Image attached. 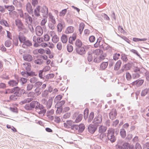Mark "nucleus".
Here are the masks:
<instances>
[{
    "label": "nucleus",
    "instance_id": "23",
    "mask_svg": "<svg viewBox=\"0 0 149 149\" xmlns=\"http://www.w3.org/2000/svg\"><path fill=\"white\" fill-rule=\"evenodd\" d=\"M74 30V27L73 26H68L66 28L65 33L67 34L72 33L73 32Z\"/></svg>",
    "mask_w": 149,
    "mask_h": 149
},
{
    "label": "nucleus",
    "instance_id": "28",
    "mask_svg": "<svg viewBox=\"0 0 149 149\" xmlns=\"http://www.w3.org/2000/svg\"><path fill=\"white\" fill-rule=\"evenodd\" d=\"M61 40L63 43H66L68 40V36L65 34H63L61 37Z\"/></svg>",
    "mask_w": 149,
    "mask_h": 149
},
{
    "label": "nucleus",
    "instance_id": "60",
    "mask_svg": "<svg viewBox=\"0 0 149 149\" xmlns=\"http://www.w3.org/2000/svg\"><path fill=\"white\" fill-rule=\"evenodd\" d=\"M49 36L47 34H46L44 36V40L45 41H48L50 40Z\"/></svg>",
    "mask_w": 149,
    "mask_h": 149
},
{
    "label": "nucleus",
    "instance_id": "44",
    "mask_svg": "<svg viewBox=\"0 0 149 149\" xmlns=\"http://www.w3.org/2000/svg\"><path fill=\"white\" fill-rule=\"evenodd\" d=\"M121 59L125 63L127 62L128 60L127 55L125 54H122L121 55Z\"/></svg>",
    "mask_w": 149,
    "mask_h": 149
},
{
    "label": "nucleus",
    "instance_id": "64",
    "mask_svg": "<svg viewBox=\"0 0 149 149\" xmlns=\"http://www.w3.org/2000/svg\"><path fill=\"white\" fill-rule=\"evenodd\" d=\"M126 78L128 80H130L132 78L131 76L130 73L127 72L126 74Z\"/></svg>",
    "mask_w": 149,
    "mask_h": 149
},
{
    "label": "nucleus",
    "instance_id": "14",
    "mask_svg": "<svg viewBox=\"0 0 149 149\" xmlns=\"http://www.w3.org/2000/svg\"><path fill=\"white\" fill-rule=\"evenodd\" d=\"M57 31L58 32H61L63 29L65 27V24L63 20L61 21L57 25Z\"/></svg>",
    "mask_w": 149,
    "mask_h": 149
},
{
    "label": "nucleus",
    "instance_id": "41",
    "mask_svg": "<svg viewBox=\"0 0 149 149\" xmlns=\"http://www.w3.org/2000/svg\"><path fill=\"white\" fill-rule=\"evenodd\" d=\"M132 40L135 42L144 41H146L147 39L146 38H133Z\"/></svg>",
    "mask_w": 149,
    "mask_h": 149
},
{
    "label": "nucleus",
    "instance_id": "59",
    "mask_svg": "<svg viewBox=\"0 0 149 149\" xmlns=\"http://www.w3.org/2000/svg\"><path fill=\"white\" fill-rule=\"evenodd\" d=\"M95 38L94 36H91L89 38V40L90 42H93L95 40Z\"/></svg>",
    "mask_w": 149,
    "mask_h": 149
},
{
    "label": "nucleus",
    "instance_id": "11",
    "mask_svg": "<svg viewBox=\"0 0 149 149\" xmlns=\"http://www.w3.org/2000/svg\"><path fill=\"white\" fill-rule=\"evenodd\" d=\"M84 46H81L80 47H76L75 48L76 52L78 54L82 55L86 53L85 48L86 46H84Z\"/></svg>",
    "mask_w": 149,
    "mask_h": 149
},
{
    "label": "nucleus",
    "instance_id": "61",
    "mask_svg": "<svg viewBox=\"0 0 149 149\" xmlns=\"http://www.w3.org/2000/svg\"><path fill=\"white\" fill-rule=\"evenodd\" d=\"M118 31L123 33H125L126 31L124 30L122 26L120 25L118 27Z\"/></svg>",
    "mask_w": 149,
    "mask_h": 149
},
{
    "label": "nucleus",
    "instance_id": "42",
    "mask_svg": "<svg viewBox=\"0 0 149 149\" xmlns=\"http://www.w3.org/2000/svg\"><path fill=\"white\" fill-rule=\"evenodd\" d=\"M59 40L58 36L56 35L55 34L52 37V41L54 43H56Z\"/></svg>",
    "mask_w": 149,
    "mask_h": 149
},
{
    "label": "nucleus",
    "instance_id": "10",
    "mask_svg": "<svg viewBox=\"0 0 149 149\" xmlns=\"http://www.w3.org/2000/svg\"><path fill=\"white\" fill-rule=\"evenodd\" d=\"M130 145L128 142H124L122 145L117 144L116 146V149H130Z\"/></svg>",
    "mask_w": 149,
    "mask_h": 149
},
{
    "label": "nucleus",
    "instance_id": "49",
    "mask_svg": "<svg viewBox=\"0 0 149 149\" xmlns=\"http://www.w3.org/2000/svg\"><path fill=\"white\" fill-rule=\"evenodd\" d=\"M10 110L13 113H18V109L15 107H12L10 108Z\"/></svg>",
    "mask_w": 149,
    "mask_h": 149
},
{
    "label": "nucleus",
    "instance_id": "33",
    "mask_svg": "<svg viewBox=\"0 0 149 149\" xmlns=\"http://www.w3.org/2000/svg\"><path fill=\"white\" fill-rule=\"evenodd\" d=\"M107 130V127L102 125L100 126L99 128V132L101 134L105 132Z\"/></svg>",
    "mask_w": 149,
    "mask_h": 149
},
{
    "label": "nucleus",
    "instance_id": "39",
    "mask_svg": "<svg viewBox=\"0 0 149 149\" xmlns=\"http://www.w3.org/2000/svg\"><path fill=\"white\" fill-rule=\"evenodd\" d=\"M83 115L82 114H79L77 117L74 121L75 123H78L80 122L83 118Z\"/></svg>",
    "mask_w": 149,
    "mask_h": 149
},
{
    "label": "nucleus",
    "instance_id": "9",
    "mask_svg": "<svg viewBox=\"0 0 149 149\" xmlns=\"http://www.w3.org/2000/svg\"><path fill=\"white\" fill-rule=\"evenodd\" d=\"M98 125L95 124H90L88 125V129L89 132L91 134H94L97 130Z\"/></svg>",
    "mask_w": 149,
    "mask_h": 149
},
{
    "label": "nucleus",
    "instance_id": "27",
    "mask_svg": "<svg viewBox=\"0 0 149 149\" xmlns=\"http://www.w3.org/2000/svg\"><path fill=\"white\" fill-rule=\"evenodd\" d=\"M120 134L121 137L123 138H125L126 136V133L125 130L124 128H122L120 129Z\"/></svg>",
    "mask_w": 149,
    "mask_h": 149
},
{
    "label": "nucleus",
    "instance_id": "29",
    "mask_svg": "<svg viewBox=\"0 0 149 149\" xmlns=\"http://www.w3.org/2000/svg\"><path fill=\"white\" fill-rule=\"evenodd\" d=\"M54 76V74L53 73L49 74L43 77V79H45V81H47L49 79L53 78Z\"/></svg>",
    "mask_w": 149,
    "mask_h": 149
},
{
    "label": "nucleus",
    "instance_id": "22",
    "mask_svg": "<svg viewBox=\"0 0 149 149\" xmlns=\"http://www.w3.org/2000/svg\"><path fill=\"white\" fill-rule=\"evenodd\" d=\"M13 3L16 7L21 8L22 6V3L20 1L17 0H14L13 1Z\"/></svg>",
    "mask_w": 149,
    "mask_h": 149
},
{
    "label": "nucleus",
    "instance_id": "58",
    "mask_svg": "<svg viewBox=\"0 0 149 149\" xmlns=\"http://www.w3.org/2000/svg\"><path fill=\"white\" fill-rule=\"evenodd\" d=\"M85 26V24L84 23H81L79 25V29H80V30H82V31H83L84 28Z\"/></svg>",
    "mask_w": 149,
    "mask_h": 149
},
{
    "label": "nucleus",
    "instance_id": "6",
    "mask_svg": "<svg viewBox=\"0 0 149 149\" xmlns=\"http://www.w3.org/2000/svg\"><path fill=\"white\" fill-rule=\"evenodd\" d=\"M22 70L20 73L23 77L28 78V62H25L22 65Z\"/></svg>",
    "mask_w": 149,
    "mask_h": 149
},
{
    "label": "nucleus",
    "instance_id": "56",
    "mask_svg": "<svg viewBox=\"0 0 149 149\" xmlns=\"http://www.w3.org/2000/svg\"><path fill=\"white\" fill-rule=\"evenodd\" d=\"M49 92L48 90H46L44 91L42 93V97H46L48 95Z\"/></svg>",
    "mask_w": 149,
    "mask_h": 149
},
{
    "label": "nucleus",
    "instance_id": "62",
    "mask_svg": "<svg viewBox=\"0 0 149 149\" xmlns=\"http://www.w3.org/2000/svg\"><path fill=\"white\" fill-rule=\"evenodd\" d=\"M121 38L124 40L127 43L129 44L130 43L131 41L127 37L125 36H123L121 37Z\"/></svg>",
    "mask_w": 149,
    "mask_h": 149
},
{
    "label": "nucleus",
    "instance_id": "16",
    "mask_svg": "<svg viewBox=\"0 0 149 149\" xmlns=\"http://www.w3.org/2000/svg\"><path fill=\"white\" fill-rule=\"evenodd\" d=\"M36 32L37 36H40L43 33V29L42 27L40 26H37L36 28Z\"/></svg>",
    "mask_w": 149,
    "mask_h": 149
},
{
    "label": "nucleus",
    "instance_id": "24",
    "mask_svg": "<svg viewBox=\"0 0 149 149\" xmlns=\"http://www.w3.org/2000/svg\"><path fill=\"white\" fill-rule=\"evenodd\" d=\"M5 7V10L6 9L9 12L13 11L15 10V7L13 5H4Z\"/></svg>",
    "mask_w": 149,
    "mask_h": 149
},
{
    "label": "nucleus",
    "instance_id": "21",
    "mask_svg": "<svg viewBox=\"0 0 149 149\" xmlns=\"http://www.w3.org/2000/svg\"><path fill=\"white\" fill-rule=\"evenodd\" d=\"M122 64V61L121 60H119L116 63L114 67V70L115 71H117L119 70Z\"/></svg>",
    "mask_w": 149,
    "mask_h": 149
},
{
    "label": "nucleus",
    "instance_id": "26",
    "mask_svg": "<svg viewBox=\"0 0 149 149\" xmlns=\"http://www.w3.org/2000/svg\"><path fill=\"white\" fill-rule=\"evenodd\" d=\"M147 94L149 95V87L143 90L141 93V95L142 97H144Z\"/></svg>",
    "mask_w": 149,
    "mask_h": 149
},
{
    "label": "nucleus",
    "instance_id": "52",
    "mask_svg": "<svg viewBox=\"0 0 149 149\" xmlns=\"http://www.w3.org/2000/svg\"><path fill=\"white\" fill-rule=\"evenodd\" d=\"M140 76V73L133 72L132 74V78L134 79L137 78L139 77Z\"/></svg>",
    "mask_w": 149,
    "mask_h": 149
},
{
    "label": "nucleus",
    "instance_id": "32",
    "mask_svg": "<svg viewBox=\"0 0 149 149\" xmlns=\"http://www.w3.org/2000/svg\"><path fill=\"white\" fill-rule=\"evenodd\" d=\"M49 19L50 21L54 24H56V22L55 18L54 17V16L52 15L51 13H49Z\"/></svg>",
    "mask_w": 149,
    "mask_h": 149
},
{
    "label": "nucleus",
    "instance_id": "63",
    "mask_svg": "<svg viewBox=\"0 0 149 149\" xmlns=\"http://www.w3.org/2000/svg\"><path fill=\"white\" fill-rule=\"evenodd\" d=\"M62 47V43L58 42L57 45V48L59 50H61Z\"/></svg>",
    "mask_w": 149,
    "mask_h": 149
},
{
    "label": "nucleus",
    "instance_id": "36",
    "mask_svg": "<svg viewBox=\"0 0 149 149\" xmlns=\"http://www.w3.org/2000/svg\"><path fill=\"white\" fill-rule=\"evenodd\" d=\"M45 53V50L43 48H40L39 49H36L34 51V53L37 54L39 53L41 54H43Z\"/></svg>",
    "mask_w": 149,
    "mask_h": 149
},
{
    "label": "nucleus",
    "instance_id": "48",
    "mask_svg": "<svg viewBox=\"0 0 149 149\" xmlns=\"http://www.w3.org/2000/svg\"><path fill=\"white\" fill-rule=\"evenodd\" d=\"M30 1L34 7L38 3V0H30Z\"/></svg>",
    "mask_w": 149,
    "mask_h": 149
},
{
    "label": "nucleus",
    "instance_id": "47",
    "mask_svg": "<svg viewBox=\"0 0 149 149\" xmlns=\"http://www.w3.org/2000/svg\"><path fill=\"white\" fill-rule=\"evenodd\" d=\"M67 49L68 51L69 52H71L73 49V46L69 44L67 45Z\"/></svg>",
    "mask_w": 149,
    "mask_h": 149
},
{
    "label": "nucleus",
    "instance_id": "17",
    "mask_svg": "<svg viewBox=\"0 0 149 149\" xmlns=\"http://www.w3.org/2000/svg\"><path fill=\"white\" fill-rule=\"evenodd\" d=\"M38 105V102L36 101L33 100L32 101L30 104H29V111L32 110L34 108L36 107V105Z\"/></svg>",
    "mask_w": 149,
    "mask_h": 149
},
{
    "label": "nucleus",
    "instance_id": "55",
    "mask_svg": "<svg viewBox=\"0 0 149 149\" xmlns=\"http://www.w3.org/2000/svg\"><path fill=\"white\" fill-rule=\"evenodd\" d=\"M12 43L11 41L9 40H7L5 41V45L7 47H10Z\"/></svg>",
    "mask_w": 149,
    "mask_h": 149
},
{
    "label": "nucleus",
    "instance_id": "37",
    "mask_svg": "<svg viewBox=\"0 0 149 149\" xmlns=\"http://www.w3.org/2000/svg\"><path fill=\"white\" fill-rule=\"evenodd\" d=\"M89 114V110L88 108H86L84 112V117L85 120H86L88 118Z\"/></svg>",
    "mask_w": 149,
    "mask_h": 149
},
{
    "label": "nucleus",
    "instance_id": "20",
    "mask_svg": "<svg viewBox=\"0 0 149 149\" xmlns=\"http://www.w3.org/2000/svg\"><path fill=\"white\" fill-rule=\"evenodd\" d=\"M146 70L144 68H140L138 67H135L134 68V72L135 73H138L140 74H142L143 72Z\"/></svg>",
    "mask_w": 149,
    "mask_h": 149
},
{
    "label": "nucleus",
    "instance_id": "8",
    "mask_svg": "<svg viewBox=\"0 0 149 149\" xmlns=\"http://www.w3.org/2000/svg\"><path fill=\"white\" fill-rule=\"evenodd\" d=\"M102 115L99 114L98 116H96L93 120L92 123L96 125H97L98 127L99 126V124L101 123L102 122Z\"/></svg>",
    "mask_w": 149,
    "mask_h": 149
},
{
    "label": "nucleus",
    "instance_id": "54",
    "mask_svg": "<svg viewBox=\"0 0 149 149\" xmlns=\"http://www.w3.org/2000/svg\"><path fill=\"white\" fill-rule=\"evenodd\" d=\"M1 77L4 79L8 80L10 77L8 75H6V73L1 76Z\"/></svg>",
    "mask_w": 149,
    "mask_h": 149
},
{
    "label": "nucleus",
    "instance_id": "38",
    "mask_svg": "<svg viewBox=\"0 0 149 149\" xmlns=\"http://www.w3.org/2000/svg\"><path fill=\"white\" fill-rule=\"evenodd\" d=\"M93 53L95 54L96 55H98L102 54L103 53V51L102 50L100 49H97L94 50L93 52Z\"/></svg>",
    "mask_w": 149,
    "mask_h": 149
},
{
    "label": "nucleus",
    "instance_id": "2",
    "mask_svg": "<svg viewBox=\"0 0 149 149\" xmlns=\"http://www.w3.org/2000/svg\"><path fill=\"white\" fill-rule=\"evenodd\" d=\"M14 76L15 80L10 79L8 82L10 86H17L19 82L21 83L22 85H24L27 82L28 79L26 78L20 77L16 74H14Z\"/></svg>",
    "mask_w": 149,
    "mask_h": 149
},
{
    "label": "nucleus",
    "instance_id": "57",
    "mask_svg": "<svg viewBox=\"0 0 149 149\" xmlns=\"http://www.w3.org/2000/svg\"><path fill=\"white\" fill-rule=\"evenodd\" d=\"M100 60H100L99 57L97 56H96L95 57V56H94L93 62L96 63H98L101 62Z\"/></svg>",
    "mask_w": 149,
    "mask_h": 149
},
{
    "label": "nucleus",
    "instance_id": "12",
    "mask_svg": "<svg viewBox=\"0 0 149 149\" xmlns=\"http://www.w3.org/2000/svg\"><path fill=\"white\" fill-rule=\"evenodd\" d=\"M15 22L16 25L19 29L20 30H23L25 29V27L21 20L17 19L15 20Z\"/></svg>",
    "mask_w": 149,
    "mask_h": 149
},
{
    "label": "nucleus",
    "instance_id": "7",
    "mask_svg": "<svg viewBox=\"0 0 149 149\" xmlns=\"http://www.w3.org/2000/svg\"><path fill=\"white\" fill-rule=\"evenodd\" d=\"M17 10L18 11L21 17L23 18V21L26 23V25L28 24V13H25L24 14L21 9H17Z\"/></svg>",
    "mask_w": 149,
    "mask_h": 149
},
{
    "label": "nucleus",
    "instance_id": "50",
    "mask_svg": "<svg viewBox=\"0 0 149 149\" xmlns=\"http://www.w3.org/2000/svg\"><path fill=\"white\" fill-rule=\"evenodd\" d=\"M18 96H16L14 94L10 95L9 97L10 99L11 100L15 101L17 99Z\"/></svg>",
    "mask_w": 149,
    "mask_h": 149
},
{
    "label": "nucleus",
    "instance_id": "18",
    "mask_svg": "<svg viewBox=\"0 0 149 149\" xmlns=\"http://www.w3.org/2000/svg\"><path fill=\"white\" fill-rule=\"evenodd\" d=\"M36 94L34 92H30L29 93V97H31V98H29V103L33 100H35L36 98Z\"/></svg>",
    "mask_w": 149,
    "mask_h": 149
},
{
    "label": "nucleus",
    "instance_id": "40",
    "mask_svg": "<svg viewBox=\"0 0 149 149\" xmlns=\"http://www.w3.org/2000/svg\"><path fill=\"white\" fill-rule=\"evenodd\" d=\"M132 62H129L128 63L124 65V68L126 69V70H130L132 66Z\"/></svg>",
    "mask_w": 149,
    "mask_h": 149
},
{
    "label": "nucleus",
    "instance_id": "1",
    "mask_svg": "<svg viewBox=\"0 0 149 149\" xmlns=\"http://www.w3.org/2000/svg\"><path fill=\"white\" fill-rule=\"evenodd\" d=\"M26 38L24 36L23 33L20 32L18 35L14 38V39L13 40V44L15 46H18L19 40L21 43H23L22 47L23 48H28V40H26Z\"/></svg>",
    "mask_w": 149,
    "mask_h": 149
},
{
    "label": "nucleus",
    "instance_id": "15",
    "mask_svg": "<svg viewBox=\"0 0 149 149\" xmlns=\"http://www.w3.org/2000/svg\"><path fill=\"white\" fill-rule=\"evenodd\" d=\"M143 82L144 80L143 79H139L133 82L131 84L133 86L136 85L137 87H139L143 84Z\"/></svg>",
    "mask_w": 149,
    "mask_h": 149
},
{
    "label": "nucleus",
    "instance_id": "43",
    "mask_svg": "<svg viewBox=\"0 0 149 149\" xmlns=\"http://www.w3.org/2000/svg\"><path fill=\"white\" fill-rule=\"evenodd\" d=\"M75 45L77 47H80L82 46L83 44L80 40L77 39L75 41Z\"/></svg>",
    "mask_w": 149,
    "mask_h": 149
},
{
    "label": "nucleus",
    "instance_id": "13",
    "mask_svg": "<svg viewBox=\"0 0 149 149\" xmlns=\"http://www.w3.org/2000/svg\"><path fill=\"white\" fill-rule=\"evenodd\" d=\"M110 118L113 120L116 118L117 114V111L115 109H112L109 113Z\"/></svg>",
    "mask_w": 149,
    "mask_h": 149
},
{
    "label": "nucleus",
    "instance_id": "51",
    "mask_svg": "<svg viewBox=\"0 0 149 149\" xmlns=\"http://www.w3.org/2000/svg\"><path fill=\"white\" fill-rule=\"evenodd\" d=\"M42 84V82L40 81L36 82L35 85L37 87L36 89H35V91L39 88L41 86Z\"/></svg>",
    "mask_w": 149,
    "mask_h": 149
},
{
    "label": "nucleus",
    "instance_id": "46",
    "mask_svg": "<svg viewBox=\"0 0 149 149\" xmlns=\"http://www.w3.org/2000/svg\"><path fill=\"white\" fill-rule=\"evenodd\" d=\"M92 54H93L92 53L88 52L87 60L89 62L92 61L93 60V56Z\"/></svg>",
    "mask_w": 149,
    "mask_h": 149
},
{
    "label": "nucleus",
    "instance_id": "34",
    "mask_svg": "<svg viewBox=\"0 0 149 149\" xmlns=\"http://www.w3.org/2000/svg\"><path fill=\"white\" fill-rule=\"evenodd\" d=\"M94 113L93 112H91L89 115L88 119V122L89 123L91 122L93 120V118H94Z\"/></svg>",
    "mask_w": 149,
    "mask_h": 149
},
{
    "label": "nucleus",
    "instance_id": "5",
    "mask_svg": "<svg viewBox=\"0 0 149 149\" xmlns=\"http://www.w3.org/2000/svg\"><path fill=\"white\" fill-rule=\"evenodd\" d=\"M107 139L112 143L114 142L116 140V137L115 134V130L113 129H109L107 130Z\"/></svg>",
    "mask_w": 149,
    "mask_h": 149
},
{
    "label": "nucleus",
    "instance_id": "35",
    "mask_svg": "<svg viewBox=\"0 0 149 149\" xmlns=\"http://www.w3.org/2000/svg\"><path fill=\"white\" fill-rule=\"evenodd\" d=\"M0 24L1 25L6 27H8L9 26V24L8 23L7 21L3 19H2L0 20Z\"/></svg>",
    "mask_w": 149,
    "mask_h": 149
},
{
    "label": "nucleus",
    "instance_id": "30",
    "mask_svg": "<svg viewBox=\"0 0 149 149\" xmlns=\"http://www.w3.org/2000/svg\"><path fill=\"white\" fill-rule=\"evenodd\" d=\"M43 61L42 59L39 56H38L37 59L34 61V62L36 64L39 65H42Z\"/></svg>",
    "mask_w": 149,
    "mask_h": 149
},
{
    "label": "nucleus",
    "instance_id": "19",
    "mask_svg": "<svg viewBox=\"0 0 149 149\" xmlns=\"http://www.w3.org/2000/svg\"><path fill=\"white\" fill-rule=\"evenodd\" d=\"M41 10L40 12L46 14V15L48 14V8L45 5H44L43 6L41 7Z\"/></svg>",
    "mask_w": 149,
    "mask_h": 149
},
{
    "label": "nucleus",
    "instance_id": "45",
    "mask_svg": "<svg viewBox=\"0 0 149 149\" xmlns=\"http://www.w3.org/2000/svg\"><path fill=\"white\" fill-rule=\"evenodd\" d=\"M67 11V9L62 10L59 12V16L60 17H64Z\"/></svg>",
    "mask_w": 149,
    "mask_h": 149
},
{
    "label": "nucleus",
    "instance_id": "53",
    "mask_svg": "<svg viewBox=\"0 0 149 149\" xmlns=\"http://www.w3.org/2000/svg\"><path fill=\"white\" fill-rule=\"evenodd\" d=\"M130 51L136 54L137 56L139 57V58H141V56L136 50L132 49L130 50Z\"/></svg>",
    "mask_w": 149,
    "mask_h": 149
},
{
    "label": "nucleus",
    "instance_id": "31",
    "mask_svg": "<svg viewBox=\"0 0 149 149\" xmlns=\"http://www.w3.org/2000/svg\"><path fill=\"white\" fill-rule=\"evenodd\" d=\"M79 130L78 132L79 133H81L83 132L85 129V126L83 123H81L79 125Z\"/></svg>",
    "mask_w": 149,
    "mask_h": 149
},
{
    "label": "nucleus",
    "instance_id": "4",
    "mask_svg": "<svg viewBox=\"0 0 149 149\" xmlns=\"http://www.w3.org/2000/svg\"><path fill=\"white\" fill-rule=\"evenodd\" d=\"M40 10L41 6L38 5L34 9L33 12V9L32 8L31 3L29 2V14L32 15L33 17L34 16V15L36 17L40 16Z\"/></svg>",
    "mask_w": 149,
    "mask_h": 149
},
{
    "label": "nucleus",
    "instance_id": "25",
    "mask_svg": "<svg viewBox=\"0 0 149 149\" xmlns=\"http://www.w3.org/2000/svg\"><path fill=\"white\" fill-rule=\"evenodd\" d=\"M108 65V62H103L100 65V68L102 70H104L107 68Z\"/></svg>",
    "mask_w": 149,
    "mask_h": 149
},
{
    "label": "nucleus",
    "instance_id": "3",
    "mask_svg": "<svg viewBox=\"0 0 149 149\" xmlns=\"http://www.w3.org/2000/svg\"><path fill=\"white\" fill-rule=\"evenodd\" d=\"M7 92L14 94L16 96L18 97L22 96V95L24 96L27 95L28 96V93H26L24 89H21L18 86L15 87L11 89H7Z\"/></svg>",
    "mask_w": 149,
    "mask_h": 149
}]
</instances>
